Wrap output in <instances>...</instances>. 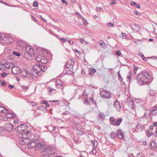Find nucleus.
I'll return each mask as SVG.
<instances>
[{"label": "nucleus", "instance_id": "28", "mask_svg": "<svg viewBox=\"0 0 157 157\" xmlns=\"http://www.w3.org/2000/svg\"><path fill=\"white\" fill-rule=\"evenodd\" d=\"M18 45L20 47H21V48H22L25 47V43L24 41H19L18 43Z\"/></svg>", "mask_w": 157, "mask_h": 157}, {"label": "nucleus", "instance_id": "37", "mask_svg": "<svg viewBox=\"0 0 157 157\" xmlns=\"http://www.w3.org/2000/svg\"><path fill=\"white\" fill-rule=\"evenodd\" d=\"M13 53L14 55L17 56H20L21 55L20 53L19 52L14 51Z\"/></svg>", "mask_w": 157, "mask_h": 157}, {"label": "nucleus", "instance_id": "59", "mask_svg": "<svg viewBox=\"0 0 157 157\" xmlns=\"http://www.w3.org/2000/svg\"><path fill=\"white\" fill-rule=\"evenodd\" d=\"M1 85L2 86H4L6 85V83L4 82H2L1 83Z\"/></svg>", "mask_w": 157, "mask_h": 157}, {"label": "nucleus", "instance_id": "55", "mask_svg": "<svg viewBox=\"0 0 157 157\" xmlns=\"http://www.w3.org/2000/svg\"><path fill=\"white\" fill-rule=\"evenodd\" d=\"M99 116L100 118L102 119L104 118L105 117V115L103 114H100Z\"/></svg>", "mask_w": 157, "mask_h": 157}, {"label": "nucleus", "instance_id": "53", "mask_svg": "<svg viewBox=\"0 0 157 157\" xmlns=\"http://www.w3.org/2000/svg\"><path fill=\"white\" fill-rule=\"evenodd\" d=\"M153 135V133L152 132H150L148 133V135H147V136L148 137H149L151 135Z\"/></svg>", "mask_w": 157, "mask_h": 157}, {"label": "nucleus", "instance_id": "32", "mask_svg": "<svg viewBox=\"0 0 157 157\" xmlns=\"http://www.w3.org/2000/svg\"><path fill=\"white\" fill-rule=\"evenodd\" d=\"M134 42L137 44H141L142 43V41L141 40H138L137 39H135Z\"/></svg>", "mask_w": 157, "mask_h": 157}, {"label": "nucleus", "instance_id": "19", "mask_svg": "<svg viewBox=\"0 0 157 157\" xmlns=\"http://www.w3.org/2000/svg\"><path fill=\"white\" fill-rule=\"evenodd\" d=\"M128 104L130 108L132 109L134 108V104L133 101L130 99L127 100Z\"/></svg>", "mask_w": 157, "mask_h": 157}, {"label": "nucleus", "instance_id": "31", "mask_svg": "<svg viewBox=\"0 0 157 157\" xmlns=\"http://www.w3.org/2000/svg\"><path fill=\"white\" fill-rule=\"evenodd\" d=\"M117 135V133L114 132H112L110 135V137L112 138H114Z\"/></svg>", "mask_w": 157, "mask_h": 157}, {"label": "nucleus", "instance_id": "61", "mask_svg": "<svg viewBox=\"0 0 157 157\" xmlns=\"http://www.w3.org/2000/svg\"><path fill=\"white\" fill-rule=\"evenodd\" d=\"M68 43H69L71 45H73L74 44V42L73 41H70V40H67Z\"/></svg>", "mask_w": 157, "mask_h": 157}, {"label": "nucleus", "instance_id": "21", "mask_svg": "<svg viewBox=\"0 0 157 157\" xmlns=\"http://www.w3.org/2000/svg\"><path fill=\"white\" fill-rule=\"evenodd\" d=\"M4 65L6 68H10V67L12 68L13 66H14V64L9 62H6L4 63Z\"/></svg>", "mask_w": 157, "mask_h": 157}, {"label": "nucleus", "instance_id": "62", "mask_svg": "<svg viewBox=\"0 0 157 157\" xmlns=\"http://www.w3.org/2000/svg\"><path fill=\"white\" fill-rule=\"evenodd\" d=\"M115 120V118L113 117H111L109 119V120L111 121V122L113 121H114Z\"/></svg>", "mask_w": 157, "mask_h": 157}, {"label": "nucleus", "instance_id": "64", "mask_svg": "<svg viewBox=\"0 0 157 157\" xmlns=\"http://www.w3.org/2000/svg\"><path fill=\"white\" fill-rule=\"evenodd\" d=\"M90 71L93 73H94L95 72L96 70L95 69H91Z\"/></svg>", "mask_w": 157, "mask_h": 157}, {"label": "nucleus", "instance_id": "15", "mask_svg": "<svg viewBox=\"0 0 157 157\" xmlns=\"http://www.w3.org/2000/svg\"><path fill=\"white\" fill-rule=\"evenodd\" d=\"M27 130L22 131L21 132H18L19 137L20 138H23L25 139H27Z\"/></svg>", "mask_w": 157, "mask_h": 157}, {"label": "nucleus", "instance_id": "6", "mask_svg": "<svg viewBox=\"0 0 157 157\" xmlns=\"http://www.w3.org/2000/svg\"><path fill=\"white\" fill-rule=\"evenodd\" d=\"M2 41V43L6 44L12 43L13 42V40L10 36L6 35L3 39Z\"/></svg>", "mask_w": 157, "mask_h": 157}, {"label": "nucleus", "instance_id": "40", "mask_svg": "<svg viewBox=\"0 0 157 157\" xmlns=\"http://www.w3.org/2000/svg\"><path fill=\"white\" fill-rule=\"evenodd\" d=\"M99 43L101 45V47H102L103 48L104 47V45L105 44V43L102 40H100L99 41Z\"/></svg>", "mask_w": 157, "mask_h": 157}, {"label": "nucleus", "instance_id": "27", "mask_svg": "<svg viewBox=\"0 0 157 157\" xmlns=\"http://www.w3.org/2000/svg\"><path fill=\"white\" fill-rule=\"evenodd\" d=\"M151 113L153 115L156 116L157 115V107L154 106L152 108L151 111Z\"/></svg>", "mask_w": 157, "mask_h": 157}, {"label": "nucleus", "instance_id": "24", "mask_svg": "<svg viewBox=\"0 0 157 157\" xmlns=\"http://www.w3.org/2000/svg\"><path fill=\"white\" fill-rule=\"evenodd\" d=\"M130 27L133 30V31L135 32H137L136 31V28H139V25H137L136 24H134L133 25H132Z\"/></svg>", "mask_w": 157, "mask_h": 157}, {"label": "nucleus", "instance_id": "29", "mask_svg": "<svg viewBox=\"0 0 157 157\" xmlns=\"http://www.w3.org/2000/svg\"><path fill=\"white\" fill-rule=\"evenodd\" d=\"M26 135H27L26 139L32 137H33V136H32V135H33L31 132L28 131H27Z\"/></svg>", "mask_w": 157, "mask_h": 157}, {"label": "nucleus", "instance_id": "7", "mask_svg": "<svg viewBox=\"0 0 157 157\" xmlns=\"http://www.w3.org/2000/svg\"><path fill=\"white\" fill-rule=\"evenodd\" d=\"M36 59L37 61L42 63H46L47 62V59L40 55H37Z\"/></svg>", "mask_w": 157, "mask_h": 157}, {"label": "nucleus", "instance_id": "9", "mask_svg": "<svg viewBox=\"0 0 157 157\" xmlns=\"http://www.w3.org/2000/svg\"><path fill=\"white\" fill-rule=\"evenodd\" d=\"M20 68L17 67L13 66L11 69V72L14 75H18L21 71Z\"/></svg>", "mask_w": 157, "mask_h": 157}, {"label": "nucleus", "instance_id": "42", "mask_svg": "<svg viewBox=\"0 0 157 157\" xmlns=\"http://www.w3.org/2000/svg\"><path fill=\"white\" fill-rule=\"evenodd\" d=\"M45 107L43 106H39L37 107V109L38 110H43L45 108Z\"/></svg>", "mask_w": 157, "mask_h": 157}, {"label": "nucleus", "instance_id": "43", "mask_svg": "<svg viewBox=\"0 0 157 157\" xmlns=\"http://www.w3.org/2000/svg\"><path fill=\"white\" fill-rule=\"evenodd\" d=\"M59 40H62V43H65L66 42V41H67V40H66V39H64V38H63V37L60 38Z\"/></svg>", "mask_w": 157, "mask_h": 157}, {"label": "nucleus", "instance_id": "10", "mask_svg": "<svg viewBox=\"0 0 157 157\" xmlns=\"http://www.w3.org/2000/svg\"><path fill=\"white\" fill-rule=\"evenodd\" d=\"M100 95L101 97L107 98H108L111 96L110 93L105 90L101 91L100 93Z\"/></svg>", "mask_w": 157, "mask_h": 157}, {"label": "nucleus", "instance_id": "52", "mask_svg": "<svg viewBox=\"0 0 157 157\" xmlns=\"http://www.w3.org/2000/svg\"><path fill=\"white\" fill-rule=\"evenodd\" d=\"M1 75L2 77H6L7 75V74L6 73L4 72L2 73Z\"/></svg>", "mask_w": 157, "mask_h": 157}, {"label": "nucleus", "instance_id": "44", "mask_svg": "<svg viewBox=\"0 0 157 157\" xmlns=\"http://www.w3.org/2000/svg\"><path fill=\"white\" fill-rule=\"evenodd\" d=\"M42 157H49V155H48L47 153H45V152H43L42 151Z\"/></svg>", "mask_w": 157, "mask_h": 157}, {"label": "nucleus", "instance_id": "16", "mask_svg": "<svg viewBox=\"0 0 157 157\" xmlns=\"http://www.w3.org/2000/svg\"><path fill=\"white\" fill-rule=\"evenodd\" d=\"M36 65L37 67V69L39 70V72H40V71H44L47 69V67L44 65L39 64H36Z\"/></svg>", "mask_w": 157, "mask_h": 157}, {"label": "nucleus", "instance_id": "46", "mask_svg": "<svg viewBox=\"0 0 157 157\" xmlns=\"http://www.w3.org/2000/svg\"><path fill=\"white\" fill-rule=\"evenodd\" d=\"M92 152L93 154H95L97 153V151L96 150V148L93 147L92 149Z\"/></svg>", "mask_w": 157, "mask_h": 157}, {"label": "nucleus", "instance_id": "48", "mask_svg": "<svg viewBox=\"0 0 157 157\" xmlns=\"http://www.w3.org/2000/svg\"><path fill=\"white\" fill-rule=\"evenodd\" d=\"M1 69H0V70H1L3 71H5V66L4 65H3L2 64V66H1Z\"/></svg>", "mask_w": 157, "mask_h": 157}, {"label": "nucleus", "instance_id": "8", "mask_svg": "<svg viewBox=\"0 0 157 157\" xmlns=\"http://www.w3.org/2000/svg\"><path fill=\"white\" fill-rule=\"evenodd\" d=\"M37 67L36 65L35 67H32L33 69L31 70V73L32 75L35 77H37L38 75V74L40 72L39 70L37 69Z\"/></svg>", "mask_w": 157, "mask_h": 157}, {"label": "nucleus", "instance_id": "17", "mask_svg": "<svg viewBox=\"0 0 157 157\" xmlns=\"http://www.w3.org/2000/svg\"><path fill=\"white\" fill-rule=\"evenodd\" d=\"M114 107L116 109L117 111H120L121 110V107L119 102L116 100L114 103Z\"/></svg>", "mask_w": 157, "mask_h": 157}, {"label": "nucleus", "instance_id": "39", "mask_svg": "<svg viewBox=\"0 0 157 157\" xmlns=\"http://www.w3.org/2000/svg\"><path fill=\"white\" fill-rule=\"evenodd\" d=\"M155 91L154 90H150V95L152 96H153L155 94Z\"/></svg>", "mask_w": 157, "mask_h": 157}, {"label": "nucleus", "instance_id": "5", "mask_svg": "<svg viewBox=\"0 0 157 157\" xmlns=\"http://www.w3.org/2000/svg\"><path fill=\"white\" fill-rule=\"evenodd\" d=\"M33 137L29 139V140L27 144H30L31 142L38 143V141L41 140L40 136L37 134L36 133L32 135Z\"/></svg>", "mask_w": 157, "mask_h": 157}, {"label": "nucleus", "instance_id": "57", "mask_svg": "<svg viewBox=\"0 0 157 157\" xmlns=\"http://www.w3.org/2000/svg\"><path fill=\"white\" fill-rule=\"evenodd\" d=\"M62 2L63 3H65V4L68 5V3L66 1V0H62Z\"/></svg>", "mask_w": 157, "mask_h": 157}, {"label": "nucleus", "instance_id": "1", "mask_svg": "<svg viewBox=\"0 0 157 157\" xmlns=\"http://www.w3.org/2000/svg\"><path fill=\"white\" fill-rule=\"evenodd\" d=\"M149 78H150V75L147 72H143L137 76V83L139 85L146 84L148 82Z\"/></svg>", "mask_w": 157, "mask_h": 157}, {"label": "nucleus", "instance_id": "54", "mask_svg": "<svg viewBox=\"0 0 157 157\" xmlns=\"http://www.w3.org/2000/svg\"><path fill=\"white\" fill-rule=\"evenodd\" d=\"M32 20L36 22H37V20L36 19V18L35 17H34L33 16H32Z\"/></svg>", "mask_w": 157, "mask_h": 157}, {"label": "nucleus", "instance_id": "23", "mask_svg": "<svg viewBox=\"0 0 157 157\" xmlns=\"http://www.w3.org/2000/svg\"><path fill=\"white\" fill-rule=\"evenodd\" d=\"M117 136L119 139H123L124 137L123 134L120 130H118L117 131Z\"/></svg>", "mask_w": 157, "mask_h": 157}, {"label": "nucleus", "instance_id": "50", "mask_svg": "<svg viewBox=\"0 0 157 157\" xmlns=\"http://www.w3.org/2000/svg\"><path fill=\"white\" fill-rule=\"evenodd\" d=\"M33 4L35 7H37L38 6V4L37 2L34 1L33 3Z\"/></svg>", "mask_w": 157, "mask_h": 157}, {"label": "nucleus", "instance_id": "33", "mask_svg": "<svg viewBox=\"0 0 157 157\" xmlns=\"http://www.w3.org/2000/svg\"><path fill=\"white\" fill-rule=\"evenodd\" d=\"M41 103L42 104H45L46 105V106L47 107H49L50 105L48 103V102L47 101H41Z\"/></svg>", "mask_w": 157, "mask_h": 157}, {"label": "nucleus", "instance_id": "20", "mask_svg": "<svg viewBox=\"0 0 157 157\" xmlns=\"http://www.w3.org/2000/svg\"><path fill=\"white\" fill-rule=\"evenodd\" d=\"M17 129L18 131V133L19 132H21L22 131H24L25 129V127L23 124H21L18 126L17 127Z\"/></svg>", "mask_w": 157, "mask_h": 157}, {"label": "nucleus", "instance_id": "36", "mask_svg": "<svg viewBox=\"0 0 157 157\" xmlns=\"http://www.w3.org/2000/svg\"><path fill=\"white\" fill-rule=\"evenodd\" d=\"M131 75H132V74H131V71H130L128 73V75L127 76V80H130V78H131Z\"/></svg>", "mask_w": 157, "mask_h": 157}, {"label": "nucleus", "instance_id": "18", "mask_svg": "<svg viewBox=\"0 0 157 157\" xmlns=\"http://www.w3.org/2000/svg\"><path fill=\"white\" fill-rule=\"evenodd\" d=\"M56 85L57 88L61 89H62L63 88V82L59 80L56 81Z\"/></svg>", "mask_w": 157, "mask_h": 157}, {"label": "nucleus", "instance_id": "51", "mask_svg": "<svg viewBox=\"0 0 157 157\" xmlns=\"http://www.w3.org/2000/svg\"><path fill=\"white\" fill-rule=\"evenodd\" d=\"M80 41L81 42V43L82 44H84V43H86V44H87V42H86L84 40H83L82 39H80Z\"/></svg>", "mask_w": 157, "mask_h": 157}, {"label": "nucleus", "instance_id": "35", "mask_svg": "<svg viewBox=\"0 0 157 157\" xmlns=\"http://www.w3.org/2000/svg\"><path fill=\"white\" fill-rule=\"evenodd\" d=\"M151 113V111L149 109H147L146 110L144 115L145 116L149 115Z\"/></svg>", "mask_w": 157, "mask_h": 157}, {"label": "nucleus", "instance_id": "25", "mask_svg": "<svg viewBox=\"0 0 157 157\" xmlns=\"http://www.w3.org/2000/svg\"><path fill=\"white\" fill-rule=\"evenodd\" d=\"M8 111L6 112L5 113H6V117L9 118L13 117L14 116V114L13 113H10L8 112Z\"/></svg>", "mask_w": 157, "mask_h": 157}, {"label": "nucleus", "instance_id": "12", "mask_svg": "<svg viewBox=\"0 0 157 157\" xmlns=\"http://www.w3.org/2000/svg\"><path fill=\"white\" fill-rule=\"evenodd\" d=\"M20 73L22 76L23 77H27L29 78L30 77V75L29 72H28L26 70H23L21 71Z\"/></svg>", "mask_w": 157, "mask_h": 157}, {"label": "nucleus", "instance_id": "34", "mask_svg": "<svg viewBox=\"0 0 157 157\" xmlns=\"http://www.w3.org/2000/svg\"><path fill=\"white\" fill-rule=\"evenodd\" d=\"M92 143L93 144V145L94 147L96 148V147H97V146L98 144V143L97 141H92Z\"/></svg>", "mask_w": 157, "mask_h": 157}, {"label": "nucleus", "instance_id": "4", "mask_svg": "<svg viewBox=\"0 0 157 157\" xmlns=\"http://www.w3.org/2000/svg\"><path fill=\"white\" fill-rule=\"evenodd\" d=\"M43 152L48 154L50 155H53L57 152V150L55 147L51 146H45L44 149H43Z\"/></svg>", "mask_w": 157, "mask_h": 157}, {"label": "nucleus", "instance_id": "47", "mask_svg": "<svg viewBox=\"0 0 157 157\" xmlns=\"http://www.w3.org/2000/svg\"><path fill=\"white\" fill-rule=\"evenodd\" d=\"M22 91L23 92H25L26 90L28 89V87L27 86L24 87V86H22Z\"/></svg>", "mask_w": 157, "mask_h": 157}, {"label": "nucleus", "instance_id": "49", "mask_svg": "<svg viewBox=\"0 0 157 157\" xmlns=\"http://www.w3.org/2000/svg\"><path fill=\"white\" fill-rule=\"evenodd\" d=\"M116 3V1L115 0H113L112 2H110L109 3L110 5L112 6L113 5Z\"/></svg>", "mask_w": 157, "mask_h": 157}, {"label": "nucleus", "instance_id": "26", "mask_svg": "<svg viewBox=\"0 0 157 157\" xmlns=\"http://www.w3.org/2000/svg\"><path fill=\"white\" fill-rule=\"evenodd\" d=\"M93 101V99L90 98L86 99L84 100V103L85 105H87L90 103V101Z\"/></svg>", "mask_w": 157, "mask_h": 157}, {"label": "nucleus", "instance_id": "38", "mask_svg": "<svg viewBox=\"0 0 157 157\" xmlns=\"http://www.w3.org/2000/svg\"><path fill=\"white\" fill-rule=\"evenodd\" d=\"M116 55L117 56H120L121 54V52L119 50L116 51L115 52Z\"/></svg>", "mask_w": 157, "mask_h": 157}, {"label": "nucleus", "instance_id": "11", "mask_svg": "<svg viewBox=\"0 0 157 157\" xmlns=\"http://www.w3.org/2000/svg\"><path fill=\"white\" fill-rule=\"evenodd\" d=\"M13 128V125L10 123L6 124L4 127L5 130L8 132L11 131L12 130Z\"/></svg>", "mask_w": 157, "mask_h": 157}, {"label": "nucleus", "instance_id": "13", "mask_svg": "<svg viewBox=\"0 0 157 157\" xmlns=\"http://www.w3.org/2000/svg\"><path fill=\"white\" fill-rule=\"evenodd\" d=\"M123 119L122 118H117L113 121L111 122V123L117 126H119L121 122L122 121Z\"/></svg>", "mask_w": 157, "mask_h": 157}, {"label": "nucleus", "instance_id": "41", "mask_svg": "<svg viewBox=\"0 0 157 157\" xmlns=\"http://www.w3.org/2000/svg\"><path fill=\"white\" fill-rule=\"evenodd\" d=\"M156 144V143L154 141H151L150 143V145L152 147H155V146Z\"/></svg>", "mask_w": 157, "mask_h": 157}, {"label": "nucleus", "instance_id": "60", "mask_svg": "<svg viewBox=\"0 0 157 157\" xmlns=\"http://www.w3.org/2000/svg\"><path fill=\"white\" fill-rule=\"evenodd\" d=\"M14 86H13V85H9L8 86V87L10 88V89H13V88H14Z\"/></svg>", "mask_w": 157, "mask_h": 157}, {"label": "nucleus", "instance_id": "63", "mask_svg": "<svg viewBox=\"0 0 157 157\" xmlns=\"http://www.w3.org/2000/svg\"><path fill=\"white\" fill-rule=\"evenodd\" d=\"M122 36L123 37V38H125V37L126 36V34L125 33H122Z\"/></svg>", "mask_w": 157, "mask_h": 157}, {"label": "nucleus", "instance_id": "56", "mask_svg": "<svg viewBox=\"0 0 157 157\" xmlns=\"http://www.w3.org/2000/svg\"><path fill=\"white\" fill-rule=\"evenodd\" d=\"M49 92H51L52 90H54L52 89L51 87L50 86H48L47 88Z\"/></svg>", "mask_w": 157, "mask_h": 157}, {"label": "nucleus", "instance_id": "2", "mask_svg": "<svg viewBox=\"0 0 157 157\" xmlns=\"http://www.w3.org/2000/svg\"><path fill=\"white\" fill-rule=\"evenodd\" d=\"M28 147L30 148H34L36 150H41L43 151V149L45 146V143L41 140L38 141V143L31 142L30 144H27Z\"/></svg>", "mask_w": 157, "mask_h": 157}, {"label": "nucleus", "instance_id": "22", "mask_svg": "<svg viewBox=\"0 0 157 157\" xmlns=\"http://www.w3.org/2000/svg\"><path fill=\"white\" fill-rule=\"evenodd\" d=\"M144 126L143 125L139 124L136 127L135 131L137 132H140L142 130Z\"/></svg>", "mask_w": 157, "mask_h": 157}, {"label": "nucleus", "instance_id": "45", "mask_svg": "<svg viewBox=\"0 0 157 157\" xmlns=\"http://www.w3.org/2000/svg\"><path fill=\"white\" fill-rule=\"evenodd\" d=\"M114 23H109L107 24V25L109 27H113L114 26Z\"/></svg>", "mask_w": 157, "mask_h": 157}, {"label": "nucleus", "instance_id": "30", "mask_svg": "<svg viewBox=\"0 0 157 157\" xmlns=\"http://www.w3.org/2000/svg\"><path fill=\"white\" fill-rule=\"evenodd\" d=\"M7 111V109H6L4 107L0 106V112L4 113Z\"/></svg>", "mask_w": 157, "mask_h": 157}, {"label": "nucleus", "instance_id": "3", "mask_svg": "<svg viewBox=\"0 0 157 157\" xmlns=\"http://www.w3.org/2000/svg\"><path fill=\"white\" fill-rule=\"evenodd\" d=\"M75 61L73 59L69 60L67 62L65 69L66 73L67 75H69L72 74L73 72V65L74 64Z\"/></svg>", "mask_w": 157, "mask_h": 157}, {"label": "nucleus", "instance_id": "14", "mask_svg": "<svg viewBox=\"0 0 157 157\" xmlns=\"http://www.w3.org/2000/svg\"><path fill=\"white\" fill-rule=\"evenodd\" d=\"M25 49L27 53L29 54L30 56H32L33 55V50L31 46H27L25 48Z\"/></svg>", "mask_w": 157, "mask_h": 157}, {"label": "nucleus", "instance_id": "58", "mask_svg": "<svg viewBox=\"0 0 157 157\" xmlns=\"http://www.w3.org/2000/svg\"><path fill=\"white\" fill-rule=\"evenodd\" d=\"M97 10H98L99 11H102L103 9L101 7H97Z\"/></svg>", "mask_w": 157, "mask_h": 157}]
</instances>
